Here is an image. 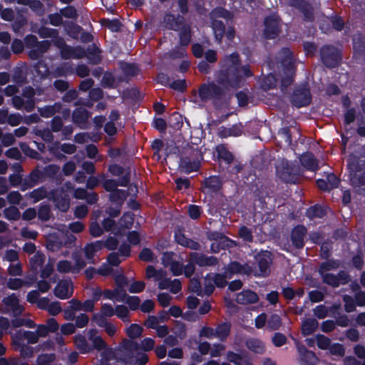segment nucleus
<instances>
[{
    "instance_id": "1",
    "label": "nucleus",
    "mask_w": 365,
    "mask_h": 365,
    "mask_svg": "<svg viewBox=\"0 0 365 365\" xmlns=\"http://www.w3.org/2000/svg\"><path fill=\"white\" fill-rule=\"evenodd\" d=\"M252 75L249 66H239L238 56L232 53L222 61L217 81L224 88H235L240 86L243 76L249 77Z\"/></svg>"
},
{
    "instance_id": "2",
    "label": "nucleus",
    "mask_w": 365,
    "mask_h": 365,
    "mask_svg": "<svg viewBox=\"0 0 365 365\" xmlns=\"http://www.w3.org/2000/svg\"><path fill=\"white\" fill-rule=\"evenodd\" d=\"M278 68L285 75L282 79V86L287 87L292 82L295 69V62L292 53L288 48L282 49L277 56Z\"/></svg>"
},
{
    "instance_id": "3",
    "label": "nucleus",
    "mask_w": 365,
    "mask_h": 365,
    "mask_svg": "<svg viewBox=\"0 0 365 365\" xmlns=\"http://www.w3.org/2000/svg\"><path fill=\"white\" fill-rule=\"evenodd\" d=\"M348 167L351 171V181L359 193L365 194V172H361V165L355 155L349 156Z\"/></svg>"
},
{
    "instance_id": "4",
    "label": "nucleus",
    "mask_w": 365,
    "mask_h": 365,
    "mask_svg": "<svg viewBox=\"0 0 365 365\" xmlns=\"http://www.w3.org/2000/svg\"><path fill=\"white\" fill-rule=\"evenodd\" d=\"M36 94L34 90L31 87H26L23 90V98L19 96H15L12 98L13 106L16 109H24L27 112H31L34 108L36 101L34 95Z\"/></svg>"
},
{
    "instance_id": "5",
    "label": "nucleus",
    "mask_w": 365,
    "mask_h": 365,
    "mask_svg": "<svg viewBox=\"0 0 365 365\" xmlns=\"http://www.w3.org/2000/svg\"><path fill=\"white\" fill-rule=\"evenodd\" d=\"M211 17L213 19L212 29L215 38L218 42H220L225 32V26L222 21L217 19L223 18L225 19H230L232 18V14L230 11L222 8H217L211 12Z\"/></svg>"
},
{
    "instance_id": "6",
    "label": "nucleus",
    "mask_w": 365,
    "mask_h": 365,
    "mask_svg": "<svg viewBox=\"0 0 365 365\" xmlns=\"http://www.w3.org/2000/svg\"><path fill=\"white\" fill-rule=\"evenodd\" d=\"M277 174L282 180L286 182L296 183L298 179L297 169L287 162H283L277 166Z\"/></svg>"
},
{
    "instance_id": "7",
    "label": "nucleus",
    "mask_w": 365,
    "mask_h": 365,
    "mask_svg": "<svg viewBox=\"0 0 365 365\" xmlns=\"http://www.w3.org/2000/svg\"><path fill=\"white\" fill-rule=\"evenodd\" d=\"M321 56L323 63L327 67H334L339 60L338 50L331 46H323L321 49Z\"/></svg>"
},
{
    "instance_id": "8",
    "label": "nucleus",
    "mask_w": 365,
    "mask_h": 365,
    "mask_svg": "<svg viewBox=\"0 0 365 365\" xmlns=\"http://www.w3.org/2000/svg\"><path fill=\"white\" fill-rule=\"evenodd\" d=\"M188 257H191V260L194 262L195 265L200 267H214L218 264V259L215 256H207L205 254L192 252Z\"/></svg>"
},
{
    "instance_id": "9",
    "label": "nucleus",
    "mask_w": 365,
    "mask_h": 365,
    "mask_svg": "<svg viewBox=\"0 0 365 365\" xmlns=\"http://www.w3.org/2000/svg\"><path fill=\"white\" fill-rule=\"evenodd\" d=\"M307 230L303 225H297L294 227L291 231L290 239L292 245L297 249H302L304 246V238Z\"/></svg>"
},
{
    "instance_id": "10",
    "label": "nucleus",
    "mask_w": 365,
    "mask_h": 365,
    "mask_svg": "<svg viewBox=\"0 0 365 365\" xmlns=\"http://www.w3.org/2000/svg\"><path fill=\"white\" fill-rule=\"evenodd\" d=\"M222 92V89L214 83L203 84L199 89V98L205 103L212 98L217 97Z\"/></svg>"
},
{
    "instance_id": "11",
    "label": "nucleus",
    "mask_w": 365,
    "mask_h": 365,
    "mask_svg": "<svg viewBox=\"0 0 365 365\" xmlns=\"http://www.w3.org/2000/svg\"><path fill=\"white\" fill-rule=\"evenodd\" d=\"M207 238L210 241H217L220 249L225 250L232 247L235 245V241L226 236L225 234L217 232L211 231L207 233Z\"/></svg>"
},
{
    "instance_id": "12",
    "label": "nucleus",
    "mask_w": 365,
    "mask_h": 365,
    "mask_svg": "<svg viewBox=\"0 0 365 365\" xmlns=\"http://www.w3.org/2000/svg\"><path fill=\"white\" fill-rule=\"evenodd\" d=\"M264 35L268 38H274L279 34V20L277 16H268L264 20Z\"/></svg>"
},
{
    "instance_id": "13",
    "label": "nucleus",
    "mask_w": 365,
    "mask_h": 365,
    "mask_svg": "<svg viewBox=\"0 0 365 365\" xmlns=\"http://www.w3.org/2000/svg\"><path fill=\"white\" fill-rule=\"evenodd\" d=\"M310 102V92L306 86L297 89L292 96V103L297 107L307 106Z\"/></svg>"
},
{
    "instance_id": "14",
    "label": "nucleus",
    "mask_w": 365,
    "mask_h": 365,
    "mask_svg": "<svg viewBox=\"0 0 365 365\" xmlns=\"http://www.w3.org/2000/svg\"><path fill=\"white\" fill-rule=\"evenodd\" d=\"M270 255L271 253L269 251H264L259 252L255 257L259 271L263 276L267 275L269 265L272 263Z\"/></svg>"
},
{
    "instance_id": "15",
    "label": "nucleus",
    "mask_w": 365,
    "mask_h": 365,
    "mask_svg": "<svg viewBox=\"0 0 365 365\" xmlns=\"http://www.w3.org/2000/svg\"><path fill=\"white\" fill-rule=\"evenodd\" d=\"M71 284V280H60L53 289L54 295L61 299H66L70 298L73 294V290L69 292V285Z\"/></svg>"
},
{
    "instance_id": "16",
    "label": "nucleus",
    "mask_w": 365,
    "mask_h": 365,
    "mask_svg": "<svg viewBox=\"0 0 365 365\" xmlns=\"http://www.w3.org/2000/svg\"><path fill=\"white\" fill-rule=\"evenodd\" d=\"M317 186L323 191H329L339 185V178L333 173H329L325 178L317 181Z\"/></svg>"
},
{
    "instance_id": "17",
    "label": "nucleus",
    "mask_w": 365,
    "mask_h": 365,
    "mask_svg": "<svg viewBox=\"0 0 365 365\" xmlns=\"http://www.w3.org/2000/svg\"><path fill=\"white\" fill-rule=\"evenodd\" d=\"M24 339H26L29 344H36L38 341V336L36 331L18 330L16 331L14 342L16 345H20V342H22Z\"/></svg>"
},
{
    "instance_id": "18",
    "label": "nucleus",
    "mask_w": 365,
    "mask_h": 365,
    "mask_svg": "<svg viewBox=\"0 0 365 365\" xmlns=\"http://www.w3.org/2000/svg\"><path fill=\"white\" fill-rule=\"evenodd\" d=\"M175 240L178 245L192 250H199L201 247L198 242L186 237L185 235L182 234L181 229H178L175 231Z\"/></svg>"
},
{
    "instance_id": "19",
    "label": "nucleus",
    "mask_w": 365,
    "mask_h": 365,
    "mask_svg": "<svg viewBox=\"0 0 365 365\" xmlns=\"http://www.w3.org/2000/svg\"><path fill=\"white\" fill-rule=\"evenodd\" d=\"M235 301L240 304H255L259 301V297L254 291L247 289L238 293Z\"/></svg>"
},
{
    "instance_id": "20",
    "label": "nucleus",
    "mask_w": 365,
    "mask_h": 365,
    "mask_svg": "<svg viewBox=\"0 0 365 365\" xmlns=\"http://www.w3.org/2000/svg\"><path fill=\"white\" fill-rule=\"evenodd\" d=\"M89 117L90 115L87 110L82 107L76 108L73 113V123L82 129L87 128V120Z\"/></svg>"
},
{
    "instance_id": "21",
    "label": "nucleus",
    "mask_w": 365,
    "mask_h": 365,
    "mask_svg": "<svg viewBox=\"0 0 365 365\" xmlns=\"http://www.w3.org/2000/svg\"><path fill=\"white\" fill-rule=\"evenodd\" d=\"M242 133V125L235 124L230 127L221 126L218 128L217 134L220 138L237 137Z\"/></svg>"
},
{
    "instance_id": "22",
    "label": "nucleus",
    "mask_w": 365,
    "mask_h": 365,
    "mask_svg": "<svg viewBox=\"0 0 365 365\" xmlns=\"http://www.w3.org/2000/svg\"><path fill=\"white\" fill-rule=\"evenodd\" d=\"M2 302L6 307L11 308L14 315L21 314L24 310V307L19 304V299L18 297L14 293L4 297L2 299Z\"/></svg>"
},
{
    "instance_id": "23",
    "label": "nucleus",
    "mask_w": 365,
    "mask_h": 365,
    "mask_svg": "<svg viewBox=\"0 0 365 365\" xmlns=\"http://www.w3.org/2000/svg\"><path fill=\"white\" fill-rule=\"evenodd\" d=\"M297 351L300 355L302 361L307 364L314 365L318 361L316 354L312 351L308 350L303 344L297 346Z\"/></svg>"
},
{
    "instance_id": "24",
    "label": "nucleus",
    "mask_w": 365,
    "mask_h": 365,
    "mask_svg": "<svg viewBox=\"0 0 365 365\" xmlns=\"http://www.w3.org/2000/svg\"><path fill=\"white\" fill-rule=\"evenodd\" d=\"M73 343L76 349L81 354H88L92 351L91 345L88 344L86 337L82 334H77L74 336Z\"/></svg>"
},
{
    "instance_id": "25",
    "label": "nucleus",
    "mask_w": 365,
    "mask_h": 365,
    "mask_svg": "<svg viewBox=\"0 0 365 365\" xmlns=\"http://www.w3.org/2000/svg\"><path fill=\"white\" fill-rule=\"evenodd\" d=\"M128 182L129 179L126 176H124L120 179V180L118 182L112 179L103 178L102 184L103 187L106 191L112 193L113 192L115 191V190H118V185L126 186Z\"/></svg>"
},
{
    "instance_id": "26",
    "label": "nucleus",
    "mask_w": 365,
    "mask_h": 365,
    "mask_svg": "<svg viewBox=\"0 0 365 365\" xmlns=\"http://www.w3.org/2000/svg\"><path fill=\"white\" fill-rule=\"evenodd\" d=\"M246 347L251 351L262 354L265 351L264 344L259 339L249 338L245 341Z\"/></svg>"
},
{
    "instance_id": "27",
    "label": "nucleus",
    "mask_w": 365,
    "mask_h": 365,
    "mask_svg": "<svg viewBox=\"0 0 365 365\" xmlns=\"http://www.w3.org/2000/svg\"><path fill=\"white\" fill-rule=\"evenodd\" d=\"M61 56L65 58H79L84 56L85 52L81 48H72L68 46H65L61 49Z\"/></svg>"
},
{
    "instance_id": "28",
    "label": "nucleus",
    "mask_w": 365,
    "mask_h": 365,
    "mask_svg": "<svg viewBox=\"0 0 365 365\" xmlns=\"http://www.w3.org/2000/svg\"><path fill=\"white\" fill-rule=\"evenodd\" d=\"M36 71L42 77L48 76L51 74L53 77L63 76L66 75V71L63 67L57 68L52 73H50L48 68L44 65L43 63H38L36 66Z\"/></svg>"
},
{
    "instance_id": "29",
    "label": "nucleus",
    "mask_w": 365,
    "mask_h": 365,
    "mask_svg": "<svg viewBox=\"0 0 365 365\" xmlns=\"http://www.w3.org/2000/svg\"><path fill=\"white\" fill-rule=\"evenodd\" d=\"M327 261L322 262L318 267V273L319 275L328 274L327 272L337 269L340 266L338 259H327Z\"/></svg>"
},
{
    "instance_id": "30",
    "label": "nucleus",
    "mask_w": 365,
    "mask_h": 365,
    "mask_svg": "<svg viewBox=\"0 0 365 365\" xmlns=\"http://www.w3.org/2000/svg\"><path fill=\"white\" fill-rule=\"evenodd\" d=\"M29 197L32 199V203H36L41 200L45 198H51L53 197V194L48 192L45 187H39L36 190H34L28 194Z\"/></svg>"
},
{
    "instance_id": "31",
    "label": "nucleus",
    "mask_w": 365,
    "mask_h": 365,
    "mask_svg": "<svg viewBox=\"0 0 365 365\" xmlns=\"http://www.w3.org/2000/svg\"><path fill=\"white\" fill-rule=\"evenodd\" d=\"M318 321L314 318H308L302 322V334L303 336H308L314 333L318 328Z\"/></svg>"
},
{
    "instance_id": "32",
    "label": "nucleus",
    "mask_w": 365,
    "mask_h": 365,
    "mask_svg": "<svg viewBox=\"0 0 365 365\" xmlns=\"http://www.w3.org/2000/svg\"><path fill=\"white\" fill-rule=\"evenodd\" d=\"M302 166L306 169L315 171L319 168L318 163L312 153H304L300 158Z\"/></svg>"
},
{
    "instance_id": "33",
    "label": "nucleus",
    "mask_w": 365,
    "mask_h": 365,
    "mask_svg": "<svg viewBox=\"0 0 365 365\" xmlns=\"http://www.w3.org/2000/svg\"><path fill=\"white\" fill-rule=\"evenodd\" d=\"M230 329L231 324L229 322H222L216 327L215 336L223 341L230 335Z\"/></svg>"
},
{
    "instance_id": "34",
    "label": "nucleus",
    "mask_w": 365,
    "mask_h": 365,
    "mask_svg": "<svg viewBox=\"0 0 365 365\" xmlns=\"http://www.w3.org/2000/svg\"><path fill=\"white\" fill-rule=\"evenodd\" d=\"M39 178L40 175L38 171L34 170L31 172L27 178L24 179L21 185V190L25 191L35 186L38 183Z\"/></svg>"
},
{
    "instance_id": "35",
    "label": "nucleus",
    "mask_w": 365,
    "mask_h": 365,
    "mask_svg": "<svg viewBox=\"0 0 365 365\" xmlns=\"http://www.w3.org/2000/svg\"><path fill=\"white\" fill-rule=\"evenodd\" d=\"M221 187V181L217 176H212L205 180V192H216Z\"/></svg>"
},
{
    "instance_id": "36",
    "label": "nucleus",
    "mask_w": 365,
    "mask_h": 365,
    "mask_svg": "<svg viewBox=\"0 0 365 365\" xmlns=\"http://www.w3.org/2000/svg\"><path fill=\"white\" fill-rule=\"evenodd\" d=\"M45 255L38 251L31 258L30 265L33 272H36L38 269L41 267L45 262Z\"/></svg>"
},
{
    "instance_id": "37",
    "label": "nucleus",
    "mask_w": 365,
    "mask_h": 365,
    "mask_svg": "<svg viewBox=\"0 0 365 365\" xmlns=\"http://www.w3.org/2000/svg\"><path fill=\"white\" fill-rule=\"evenodd\" d=\"M180 168L185 173H190L198 169L199 162L196 160H191L188 158H185L181 160Z\"/></svg>"
},
{
    "instance_id": "38",
    "label": "nucleus",
    "mask_w": 365,
    "mask_h": 365,
    "mask_svg": "<svg viewBox=\"0 0 365 365\" xmlns=\"http://www.w3.org/2000/svg\"><path fill=\"white\" fill-rule=\"evenodd\" d=\"M100 140V135L94 133H80L75 135V141L78 143H86L89 141L97 142Z\"/></svg>"
},
{
    "instance_id": "39",
    "label": "nucleus",
    "mask_w": 365,
    "mask_h": 365,
    "mask_svg": "<svg viewBox=\"0 0 365 365\" xmlns=\"http://www.w3.org/2000/svg\"><path fill=\"white\" fill-rule=\"evenodd\" d=\"M74 197L78 199H86L88 203L93 204L97 201V195L93 193H88L84 189H77L74 192Z\"/></svg>"
},
{
    "instance_id": "40",
    "label": "nucleus",
    "mask_w": 365,
    "mask_h": 365,
    "mask_svg": "<svg viewBox=\"0 0 365 365\" xmlns=\"http://www.w3.org/2000/svg\"><path fill=\"white\" fill-rule=\"evenodd\" d=\"M292 4L298 7L304 13V17L307 20L312 19V12L309 4L302 0H293Z\"/></svg>"
},
{
    "instance_id": "41",
    "label": "nucleus",
    "mask_w": 365,
    "mask_h": 365,
    "mask_svg": "<svg viewBox=\"0 0 365 365\" xmlns=\"http://www.w3.org/2000/svg\"><path fill=\"white\" fill-rule=\"evenodd\" d=\"M61 108V105L56 103L53 106H48L43 108H38V112L43 118H50L56 113L58 112Z\"/></svg>"
},
{
    "instance_id": "42",
    "label": "nucleus",
    "mask_w": 365,
    "mask_h": 365,
    "mask_svg": "<svg viewBox=\"0 0 365 365\" xmlns=\"http://www.w3.org/2000/svg\"><path fill=\"white\" fill-rule=\"evenodd\" d=\"M329 207H309L307 210V215L308 217L313 219L315 217L322 218L327 213V208Z\"/></svg>"
},
{
    "instance_id": "43",
    "label": "nucleus",
    "mask_w": 365,
    "mask_h": 365,
    "mask_svg": "<svg viewBox=\"0 0 365 365\" xmlns=\"http://www.w3.org/2000/svg\"><path fill=\"white\" fill-rule=\"evenodd\" d=\"M63 246V240L56 235H51L47 239V247L51 250H58Z\"/></svg>"
},
{
    "instance_id": "44",
    "label": "nucleus",
    "mask_w": 365,
    "mask_h": 365,
    "mask_svg": "<svg viewBox=\"0 0 365 365\" xmlns=\"http://www.w3.org/2000/svg\"><path fill=\"white\" fill-rule=\"evenodd\" d=\"M216 151L219 158L225 160L227 164H230L232 160L233 156L232 153L222 145L217 146Z\"/></svg>"
},
{
    "instance_id": "45",
    "label": "nucleus",
    "mask_w": 365,
    "mask_h": 365,
    "mask_svg": "<svg viewBox=\"0 0 365 365\" xmlns=\"http://www.w3.org/2000/svg\"><path fill=\"white\" fill-rule=\"evenodd\" d=\"M143 331V329L140 325L131 324L126 329V334L130 339H135L141 336Z\"/></svg>"
},
{
    "instance_id": "46",
    "label": "nucleus",
    "mask_w": 365,
    "mask_h": 365,
    "mask_svg": "<svg viewBox=\"0 0 365 365\" xmlns=\"http://www.w3.org/2000/svg\"><path fill=\"white\" fill-rule=\"evenodd\" d=\"M323 283L333 287L337 288L340 286V282L337 281L336 274L329 273L320 275Z\"/></svg>"
},
{
    "instance_id": "47",
    "label": "nucleus",
    "mask_w": 365,
    "mask_h": 365,
    "mask_svg": "<svg viewBox=\"0 0 365 365\" xmlns=\"http://www.w3.org/2000/svg\"><path fill=\"white\" fill-rule=\"evenodd\" d=\"M267 324L269 329L272 331L277 330L282 325V319L279 315L277 314H272L269 317Z\"/></svg>"
},
{
    "instance_id": "48",
    "label": "nucleus",
    "mask_w": 365,
    "mask_h": 365,
    "mask_svg": "<svg viewBox=\"0 0 365 365\" xmlns=\"http://www.w3.org/2000/svg\"><path fill=\"white\" fill-rule=\"evenodd\" d=\"M115 314L123 322H129V311L126 306L120 304L117 305L115 309Z\"/></svg>"
},
{
    "instance_id": "49",
    "label": "nucleus",
    "mask_w": 365,
    "mask_h": 365,
    "mask_svg": "<svg viewBox=\"0 0 365 365\" xmlns=\"http://www.w3.org/2000/svg\"><path fill=\"white\" fill-rule=\"evenodd\" d=\"M4 213L5 217L9 220H17L21 216L18 207H6Z\"/></svg>"
},
{
    "instance_id": "50",
    "label": "nucleus",
    "mask_w": 365,
    "mask_h": 365,
    "mask_svg": "<svg viewBox=\"0 0 365 365\" xmlns=\"http://www.w3.org/2000/svg\"><path fill=\"white\" fill-rule=\"evenodd\" d=\"M212 273H207L205 277V283L203 292L207 296H210L215 290V284L213 281L211 279Z\"/></svg>"
},
{
    "instance_id": "51",
    "label": "nucleus",
    "mask_w": 365,
    "mask_h": 365,
    "mask_svg": "<svg viewBox=\"0 0 365 365\" xmlns=\"http://www.w3.org/2000/svg\"><path fill=\"white\" fill-rule=\"evenodd\" d=\"M317 345L319 349L322 350H327L331 345V339L321 334L316 335Z\"/></svg>"
},
{
    "instance_id": "52",
    "label": "nucleus",
    "mask_w": 365,
    "mask_h": 365,
    "mask_svg": "<svg viewBox=\"0 0 365 365\" xmlns=\"http://www.w3.org/2000/svg\"><path fill=\"white\" fill-rule=\"evenodd\" d=\"M211 279L213 281L215 286L220 289L224 288L227 284L225 274L212 273Z\"/></svg>"
},
{
    "instance_id": "53",
    "label": "nucleus",
    "mask_w": 365,
    "mask_h": 365,
    "mask_svg": "<svg viewBox=\"0 0 365 365\" xmlns=\"http://www.w3.org/2000/svg\"><path fill=\"white\" fill-rule=\"evenodd\" d=\"M164 24L165 27L172 30H178L180 28V24L176 20L175 16L168 14L164 17Z\"/></svg>"
},
{
    "instance_id": "54",
    "label": "nucleus",
    "mask_w": 365,
    "mask_h": 365,
    "mask_svg": "<svg viewBox=\"0 0 365 365\" xmlns=\"http://www.w3.org/2000/svg\"><path fill=\"white\" fill-rule=\"evenodd\" d=\"M126 197V192L124 190H115L114 192L110 194V199L113 202L121 204L123 202V199Z\"/></svg>"
},
{
    "instance_id": "55",
    "label": "nucleus",
    "mask_w": 365,
    "mask_h": 365,
    "mask_svg": "<svg viewBox=\"0 0 365 365\" xmlns=\"http://www.w3.org/2000/svg\"><path fill=\"white\" fill-rule=\"evenodd\" d=\"M239 236L245 242H252L253 241L252 232L247 226L243 225L239 229Z\"/></svg>"
},
{
    "instance_id": "56",
    "label": "nucleus",
    "mask_w": 365,
    "mask_h": 365,
    "mask_svg": "<svg viewBox=\"0 0 365 365\" xmlns=\"http://www.w3.org/2000/svg\"><path fill=\"white\" fill-rule=\"evenodd\" d=\"M227 271L230 274H240L245 272L244 265L237 261H232L227 265Z\"/></svg>"
},
{
    "instance_id": "57",
    "label": "nucleus",
    "mask_w": 365,
    "mask_h": 365,
    "mask_svg": "<svg viewBox=\"0 0 365 365\" xmlns=\"http://www.w3.org/2000/svg\"><path fill=\"white\" fill-rule=\"evenodd\" d=\"M87 157L91 159L96 158V160L101 161L103 159L101 155H98V150L97 147L93 144H90L86 148Z\"/></svg>"
},
{
    "instance_id": "58",
    "label": "nucleus",
    "mask_w": 365,
    "mask_h": 365,
    "mask_svg": "<svg viewBox=\"0 0 365 365\" xmlns=\"http://www.w3.org/2000/svg\"><path fill=\"white\" fill-rule=\"evenodd\" d=\"M60 13L62 16L71 19H76L78 16L76 9L72 6H68L61 9L60 10Z\"/></svg>"
},
{
    "instance_id": "59",
    "label": "nucleus",
    "mask_w": 365,
    "mask_h": 365,
    "mask_svg": "<svg viewBox=\"0 0 365 365\" xmlns=\"http://www.w3.org/2000/svg\"><path fill=\"white\" fill-rule=\"evenodd\" d=\"M329 349L331 355L344 356L345 354V348L343 344L339 343H334L331 344Z\"/></svg>"
},
{
    "instance_id": "60",
    "label": "nucleus",
    "mask_w": 365,
    "mask_h": 365,
    "mask_svg": "<svg viewBox=\"0 0 365 365\" xmlns=\"http://www.w3.org/2000/svg\"><path fill=\"white\" fill-rule=\"evenodd\" d=\"M128 304L131 311H136L139 309L140 304V299L138 296H128L125 302Z\"/></svg>"
},
{
    "instance_id": "61",
    "label": "nucleus",
    "mask_w": 365,
    "mask_h": 365,
    "mask_svg": "<svg viewBox=\"0 0 365 365\" xmlns=\"http://www.w3.org/2000/svg\"><path fill=\"white\" fill-rule=\"evenodd\" d=\"M272 341L275 346L280 347L287 344V338L284 334L276 332L272 338Z\"/></svg>"
},
{
    "instance_id": "62",
    "label": "nucleus",
    "mask_w": 365,
    "mask_h": 365,
    "mask_svg": "<svg viewBox=\"0 0 365 365\" xmlns=\"http://www.w3.org/2000/svg\"><path fill=\"white\" fill-rule=\"evenodd\" d=\"M227 359L235 365H242L243 364V357L242 355L232 351H227Z\"/></svg>"
},
{
    "instance_id": "63",
    "label": "nucleus",
    "mask_w": 365,
    "mask_h": 365,
    "mask_svg": "<svg viewBox=\"0 0 365 365\" xmlns=\"http://www.w3.org/2000/svg\"><path fill=\"white\" fill-rule=\"evenodd\" d=\"M26 284V282L20 278H10L7 282V287L11 290H17Z\"/></svg>"
},
{
    "instance_id": "64",
    "label": "nucleus",
    "mask_w": 365,
    "mask_h": 365,
    "mask_svg": "<svg viewBox=\"0 0 365 365\" xmlns=\"http://www.w3.org/2000/svg\"><path fill=\"white\" fill-rule=\"evenodd\" d=\"M90 235L93 237H98L103 233V228L96 221L92 222L89 226Z\"/></svg>"
}]
</instances>
